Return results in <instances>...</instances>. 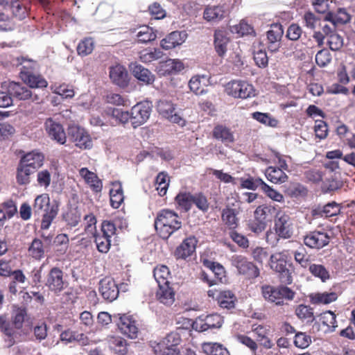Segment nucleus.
Wrapping results in <instances>:
<instances>
[{
    "label": "nucleus",
    "mask_w": 355,
    "mask_h": 355,
    "mask_svg": "<svg viewBox=\"0 0 355 355\" xmlns=\"http://www.w3.org/2000/svg\"><path fill=\"white\" fill-rule=\"evenodd\" d=\"M263 192L266 193V195L272 199V200L277 202H282L284 200V196L282 193L278 192L277 191L273 189L269 185H268L265 182L263 185L261 189Z\"/></svg>",
    "instance_id": "nucleus-63"
},
{
    "label": "nucleus",
    "mask_w": 355,
    "mask_h": 355,
    "mask_svg": "<svg viewBox=\"0 0 355 355\" xmlns=\"http://www.w3.org/2000/svg\"><path fill=\"white\" fill-rule=\"evenodd\" d=\"M234 299L235 297L230 291H220L217 295V300L220 306L227 309L234 306Z\"/></svg>",
    "instance_id": "nucleus-36"
},
{
    "label": "nucleus",
    "mask_w": 355,
    "mask_h": 355,
    "mask_svg": "<svg viewBox=\"0 0 355 355\" xmlns=\"http://www.w3.org/2000/svg\"><path fill=\"white\" fill-rule=\"evenodd\" d=\"M110 203L113 208L117 209L123 202V193L121 184L120 182H115L113 183V188L110 191Z\"/></svg>",
    "instance_id": "nucleus-33"
},
{
    "label": "nucleus",
    "mask_w": 355,
    "mask_h": 355,
    "mask_svg": "<svg viewBox=\"0 0 355 355\" xmlns=\"http://www.w3.org/2000/svg\"><path fill=\"white\" fill-rule=\"evenodd\" d=\"M309 270L313 276L320 278L323 282L329 279V273L322 265L315 263L310 264Z\"/></svg>",
    "instance_id": "nucleus-46"
},
{
    "label": "nucleus",
    "mask_w": 355,
    "mask_h": 355,
    "mask_svg": "<svg viewBox=\"0 0 355 355\" xmlns=\"http://www.w3.org/2000/svg\"><path fill=\"white\" fill-rule=\"evenodd\" d=\"M322 323L326 325L331 331H334L337 327L336 315L331 311H327L320 314V319Z\"/></svg>",
    "instance_id": "nucleus-51"
},
{
    "label": "nucleus",
    "mask_w": 355,
    "mask_h": 355,
    "mask_svg": "<svg viewBox=\"0 0 355 355\" xmlns=\"http://www.w3.org/2000/svg\"><path fill=\"white\" fill-rule=\"evenodd\" d=\"M267 179L275 184H282L288 180V175L280 168L269 166L266 170Z\"/></svg>",
    "instance_id": "nucleus-29"
},
{
    "label": "nucleus",
    "mask_w": 355,
    "mask_h": 355,
    "mask_svg": "<svg viewBox=\"0 0 355 355\" xmlns=\"http://www.w3.org/2000/svg\"><path fill=\"white\" fill-rule=\"evenodd\" d=\"M33 173V171L19 163L17 171V181L18 184L21 185L28 184L30 182V175Z\"/></svg>",
    "instance_id": "nucleus-44"
},
{
    "label": "nucleus",
    "mask_w": 355,
    "mask_h": 355,
    "mask_svg": "<svg viewBox=\"0 0 355 355\" xmlns=\"http://www.w3.org/2000/svg\"><path fill=\"white\" fill-rule=\"evenodd\" d=\"M135 32L137 42L139 43H148L155 40L157 37L153 29L148 26H140Z\"/></svg>",
    "instance_id": "nucleus-31"
},
{
    "label": "nucleus",
    "mask_w": 355,
    "mask_h": 355,
    "mask_svg": "<svg viewBox=\"0 0 355 355\" xmlns=\"http://www.w3.org/2000/svg\"><path fill=\"white\" fill-rule=\"evenodd\" d=\"M229 12V6L226 3L209 6L205 8L203 17L207 21H218L225 18Z\"/></svg>",
    "instance_id": "nucleus-17"
},
{
    "label": "nucleus",
    "mask_w": 355,
    "mask_h": 355,
    "mask_svg": "<svg viewBox=\"0 0 355 355\" xmlns=\"http://www.w3.org/2000/svg\"><path fill=\"white\" fill-rule=\"evenodd\" d=\"M79 174L94 191L96 192L101 191L102 182L94 173L89 171L87 168H82L79 170Z\"/></svg>",
    "instance_id": "nucleus-30"
},
{
    "label": "nucleus",
    "mask_w": 355,
    "mask_h": 355,
    "mask_svg": "<svg viewBox=\"0 0 355 355\" xmlns=\"http://www.w3.org/2000/svg\"><path fill=\"white\" fill-rule=\"evenodd\" d=\"M69 139L75 144V145L83 149H89L92 147V141L90 135L83 128L70 125L67 129Z\"/></svg>",
    "instance_id": "nucleus-5"
},
{
    "label": "nucleus",
    "mask_w": 355,
    "mask_h": 355,
    "mask_svg": "<svg viewBox=\"0 0 355 355\" xmlns=\"http://www.w3.org/2000/svg\"><path fill=\"white\" fill-rule=\"evenodd\" d=\"M33 212L35 216L42 217L41 229L48 230L58 215V205L51 204L49 195L43 193L35 198L33 205Z\"/></svg>",
    "instance_id": "nucleus-1"
},
{
    "label": "nucleus",
    "mask_w": 355,
    "mask_h": 355,
    "mask_svg": "<svg viewBox=\"0 0 355 355\" xmlns=\"http://www.w3.org/2000/svg\"><path fill=\"white\" fill-rule=\"evenodd\" d=\"M213 135L214 138L225 144L232 143L234 140V135L230 130L221 125H216L214 128Z\"/></svg>",
    "instance_id": "nucleus-34"
},
{
    "label": "nucleus",
    "mask_w": 355,
    "mask_h": 355,
    "mask_svg": "<svg viewBox=\"0 0 355 355\" xmlns=\"http://www.w3.org/2000/svg\"><path fill=\"white\" fill-rule=\"evenodd\" d=\"M43 160L42 153L33 151L23 156L19 163L35 172L42 166Z\"/></svg>",
    "instance_id": "nucleus-23"
},
{
    "label": "nucleus",
    "mask_w": 355,
    "mask_h": 355,
    "mask_svg": "<svg viewBox=\"0 0 355 355\" xmlns=\"http://www.w3.org/2000/svg\"><path fill=\"white\" fill-rule=\"evenodd\" d=\"M332 55L327 49L320 50L315 55V62L320 67H325L331 63Z\"/></svg>",
    "instance_id": "nucleus-49"
},
{
    "label": "nucleus",
    "mask_w": 355,
    "mask_h": 355,
    "mask_svg": "<svg viewBox=\"0 0 355 355\" xmlns=\"http://www.w3.org/2000/svg\"><path fill=\"white\" fill-rule=\"evenodd\" d=\"M45 130L49 137L60 144L66 142V133L62 125L54 118L46 119L44 123Z\"/></svg>",
    "instance_id": "nucleus-12"
},
{
    "label": "nucleus",
    "mask_w": 355,
    "mask_h": 355,
    "mask_svg": "<svg viewBox=\"0 0 355 355\" xmlns=\"http://www.w3.org/2000/svg\"><path fill=\"white\" fill-rule=\"evenodd\" d=\"M231 31L242 36L251 35L254 32L253 28L245 19H242L239 24L232 26Z\"/></svg>",
    "instance_id": "nucleus-54"
},
{
    "label": "nucleus",
    "mask_w": 355,
    "mask_h": 355,
    "mask_svg": "<svg viewBox=\"0 0 355 355\" xmlns=\"http://www.w3.org/2000/svg\"><path fill=\"white\" fill-rule=\"evenodd\" d=\"M223 322V317L217 313L200 315L196 322V327L201 331L210 329L220 328Z\"/></svg>",
    "instance_id": "nucleus-16"
},
{
    "label": "nucleus",
    "mask_w": 355,
    "mask_h": 355,
    "mask_svg": "<svg viewBox=\"0 0 355 355\" xmlns=\"http://www.w3.org/2000/svg\"><path fill=\"white\" fill-rule=\"evenodd\" d=\"M98 291L103 299L108 302L115 300L119 293L118 285L110 277H105L100 281Z\"/></svg>",
    "instance_id": "nucleus-14"
},
{
    "label": "nucleus",
    "mask_w": 355,
    "mask_h": 355,
    "mask_svg": "<svg viewBox=\"0 0 355 355\" xmlns=\"http://www.w3.org/2000/svg\"><path fill=\"white\" fill-rule=\"evenodd\" d=\"M63 219L70 227H76L80 220V214L76 210H70L63 215Z\"/></svg>",
    "instance_id": "nucleus-58"
},
{
    "label": "nucleus",
    "mask_w": 355,
    "mask_h": 355,
    "mask_svg": "<svg viewBox=\"0 0 355 355\" xmlns=\"http://www.w3.org/2000/svg\"><path fill=\"white\" fill-rule=\"evenodd\" d=\"M109 76L112 82L118 87L125 88L128 86L129 83L128 73L123 66L116 64L110 67Z\"/></svg>",
    "instance_id": "nucleus-18"
},
{
    "label": "nucleus",
    "mask_w": 355,
    "mask_h": 355,
    "mask_svg": "<svg viewBox=\"0 0 355 355\" xmlns=\"http://www.w3.org/2000/svg\"><path fill=\"white\" fill-rule=\"evenodd\" d=\"M95 238V243L97 247V249L99 252L102 253H106L109 251L110 248V237H108L105 235H96L95 233L93 234Z\"/></svg>",
    "instance_id": "nucleus-50"
},
{
    "label": "nucleus",
    "mask_w": 355,
    "mask_h": 355,
    "mask_svg": "<svg viewBox=\"0 0 355 355\" xmlns=\"http://www.w3.org/2000/svg\"><path fill=\"white\" fill-rule=\"evenodd\" d=\"M327 44L331 51H339L343 46V38L338 33L331 34Z\"/></svg>",
    "instance_id": "nucleus-60"
},
{
    "label": "nucleus",
    "mask_w": 355,
    "mask_h": 355,
    "mask_svg": "<svg viewBox=\"0 0 355 355\" xmlns=\"http://www.w3.org/2000/svg\"><path fill=\"white\" fill-rule=\"evenodd\" d=\"M117 316H119L117 325L120 331L131 339L136 338L139 333L137 321L131 315L118 314Z\"/></svg>",
    "instance_id": "nucleus-11"
},
{
    "label": "nucleus",
    "mask_w": 355,
    "mask_h": 355,
    "mask_svg": "<svg viewBox=\"0 0 355 355\" xmlns=\"http://www.w3.org/2000/svg\"><path fill=\"white\" fill-rule=\"evenodd\" d=\"M156 296L161 303L166 306H171L175 302V292L168 284H159Z\"/></svg>",
    "instance_id": "nucleus-25"
},
{
    "label": "nucleus",
    "mask_w": 355,
    "mask_h": 355,
    "mask_svg": "<svg viewBox=\"0 0 355 355\" xmlns=\"http://www.w3.org/2000/svg\"><path fill=\"white\" fill-rule=\"evenodd\" d=\"M330 236L327 232L321 231H313L304 237V244L311 248L321 249L329 243Z\"/></svg>",
    "instance_id": "nucleus-15"
},
{
    "label": "nucleus",
    "mask_w": 355,
    "mask_h": 355,
    "mask_svg": "<svg viewBox=\"0 0 355 355\" xmlns=\"http://www.w3.org/2000/svg\"><path fill=\"white\" fill-rule=\"evenodd\" d=\"M94 41L92 38H85L80 41L77 46V52L79 55L86 56L94 50Z\"/></svg>",
    "instance_id": "nucleus-48"
},
{
    "label": "nucleus",
    "mask_w": 355,
    "mask_h": 355,
    "mask_svg": "<svg viewBox=\"0 0 355 355\" xmlns=\"http://www.w3.org/2000/svg\"><path fill=\"white\" fill-rule=\"evenodd\" d=\"M295 314L301 320H306V322H313L315 320L313 310L309 306L300 304L295 309Z\"/></svg>",
    "instance_id": "nucleus-40"
},
{
    "label": "nucleus",
    "mask_w": 355,
    "mask_h": 355,
    "mask_svg": "<svg viewBox=\"0 0 355 355\" xmlns=\"http://www.w3.org/2000/svg\"><path fill=\"white\" fill-rule=\"evenodd\" d=\"M201 79L205 80V76L202 77L197 76L191 78L189 86L190 89L197 95H202L207 93L206 89L204 88V84H202Z\"/></svg>",
    "instance_id": "nucleus-45"
},
{
    "label": "nucleus",
    "mask_w": 355,
    "mask_h": 355,
    "mask_svg": "<svg viewBox=\"0 0 355 355\" xmlns=\"http://www.w3.org/2000/svg\"><path fill=\"white\" fill-rule=\"evenodd\" d=\"M33 64H31L32 65ZM31 63L23 65L21 71V79L32 88H44L48 85L47 81L40 75L35 74L31 70Z\"/></svg>",
    "instance_id": "nucleus-13"
},
{
    "label": "nucleus",
    "mask_w": 355,
    "mask_h": 355,
    "mask_svg": "<svg viewBox=\"0 0 355 355\" xmlns=\"http://www.w3.org/2000/svg\"><path fill=\"white\" fill-rule=\"evenodd\" d=\"M284 34L283 27L280 24H272L266 32V45L269 51L276 53L281 47V40Z\"/></svg>",
    "instance_id": "nucleus-10"
},
{
    "label": "nucleus",
    "mask_w": 355,
    "mask_h": 355,
    "mask_svg": "<svg viewBox=\"0 0 355 355\" xmlns=\"http://www.w3.org/2000/svg\"><path fill=\"white\" fill-rule=\"evenodd\" d=\"M310 300L312 304H330L337 299V295L336 293H314L310 295Z\"/></svg>",
    "instance_id": "nucleus-35"
},
{
    "label": "nucleus",
    "mask_w": 355,
    "mask_h": 355,
    "mask_svg": "<svg viewBox=\"0 0 355 355\" xmlns=\"http://www.w3.org/2000/svg\"><path fill=\"white\" fill-rule=\"evenodd\" d=\"M252 117L260 123L269 127L275 128L278 125V121L268 113L254 112L252 114Z\"/></svg>",
    "instance_id": "nucleus-41"
},
{
    "label": "nucleus",
    "mask_w": 355,
    "mask_h": 355,
    "mask_svg": "<svg viewBox=\"0 0 355 355\" xmlns=\"http://www.w3.org/2000/svg\"><path fill=\"white\" fill-rule=\"evenodd\" d=\"M69 238L66 234H60L56 236L54 239V244L58 247L57 251L60 254H64L67 251L69 246Z\"/></svg>",
    "instance_id": "nucleus-57"
},
{
    "label": "nucleus",
    "mask_w": 355,
    "mask_h": 355,
    "mask_svg": "<svg viewBox=\"0 0 355 355\" xmlns=\"http://www.w3.org/2000/svg\"><path fill=\"white\" fill-rule=\"evenodd\" d=\"M153 275L159 284H168V277L170 275V271L167 266H160L154 269Z\"/></svg>",
    "instance_id": "nucleus-43"
},
{
    "label": "nucleus",
    "mask_w": 355,
    "mask_h": 355,
    "mask_svg": "<svg viewBox=\"0 0 355 355\" xmlns=\"http://www.w3.org/2000/svg\"><path fill=\"white\" fill-rule=\"evenodd\" d=\"M192 198L193 195L190 194L189 193H180L175 197V202L179 208L184 210L185 211H187L191 207Z\"/></svg>",
    "instance_id": "nucleus-42"
},
{
    "label": "nucleus",
    "mask_w": 355,
    "mask_h": 355,
    "mask_svg": "<svg viewBox=\"0 0 355 355\" xmlns=\"http://www.w3.org/2000/svg\"><path fill=\"white\" fill-rule=\"evenodd\" d=\"M164 53L159 49H145L139 52V60L144 63H150L162 58Z\"/></svg>",
    "instance_id": "nucleus-32"
},
{
    "label": "nucleus",
    "mask_w": 355,
    "mask_h": 355,
    "mask_svg": "<svg viewBox=\"0 0 355 355\" xmlns=\"http://www.w3.org/2000/svg\"><path fill=\"white\" fill-rule=\"evenodd\" d=\"M340 205L335 202H329L322 207H318L313 210V216L315 217H331L340 213Z\"/></svg>",
    "instance_id": "nucleus-26"
},
{
    "label": "nucleus",
    "mask_w": 355,
    "mask_h": 355,
    "mask_svg": "<svg viewBox=\"0 0 355 355\" xmlns=\"http://www.w3.org/2000/svg\"><path fill=\"white\" fill-rule=\"evenodd\" d=\"M196 245L197 240L194 236L186 238L175 250L174 256L178 259H186L195 252Z\"/></svg>",
    "instance_id": "nucleus-21"
},
{
    "label": "nucleus",
    "mask_w": 355,
    "mask_h": 355,
    "mask_svg": "<svg viewBox=\"0 0 355 355\" xmlns=\"http://www.w3.org/2000/svg\"><path fill=\"white\" fill-rule=\"evenodd\" d=\"M270 261V268L277 273L287 268L286 257L282 253L271 255Z\"/></svg>",
    "instance_id": "nucleus-38"
},
{
    "label": "nucleus",
    "mask_w": 355,
    "mask_h": 355,
    "mask_svg": "<svg viewBox=\"0 0 355 355\" xmlns=\"http://www.w3.org/2000/svg\"><path fill=\"white\" fill-rule=\"evenodd\" d=\"M162 67L166 68V71L170 73L180 71L184 69L183 63L179 60L168 59L166 60Z\"/></svg>",
    "instance_id": "nucleus-61"
},
{
    "label": "nucleus",
    "mask_w": 355,
    "mask_h": 355,
    "mask_svg": "<svg viewBox=\"0 0 355 355\" xmlns=\"http://www.w3.org/2000/svg\"><path fill=\"white\" fill-rule=\"evenodd\" d=\"M277 211L278 210L274 206L267 205H260L258 206L254 211V218L267 223L268 220H271L273 217H276Z\"/></svg>",
    "instance_id": "nucleus-27"
},
{
    "label": "nucleus",
    "mask_w": 355,
    "mask_h": 355,
    "mask_svg": "<svg viewBox=\"0 0 355 355\" xmlns=\"http://www.w3.org/2000/svg\"><path fill=\"white\" fill-rule=\"evenodd\" d=\"M274 228L279 237L284 239L291 238L293 233V227L289 215L279 209L275 218Z\"/></svg>",
    "instance_id": "nucleus-4"
},
{
    "label": "nucleus",
    "mask_w": 355,
    "mask_h": 355,
    "mask_svg": "<svg viewBox=\"0 0 355 355\" xmlns=\"http://www.w3.org/2000/svg\"><path fill=\"white\" fill-rule=\"evenodd\" d=\"M157 110L164 117L168 118L174 112L175 106L169 101L160 100L157 103Z\"/></svg>",
    "instance_id": "nucleus-52"
},
{
    "label": "nucleus",
    "mask_w": 355,
    "mask_h": 355,
    "mask_svg": "<svg viewBox=\"0 0 355 355\" xmlns=\"http://www.w3.org/2000/svg\"><path fill=\"white\" fill-rule=\"evenodd\" d=\"M181 227L182 222L180 220L178 215L168 209L160 211L155 220V230L164 239H167Z\"/></svg>",
    "instance_id": "nucleus-2"
},
{
    "label": "nucleus",
    "mask_w": 355,
    "mask_h": 355,
    "mask_svg": "<svg viewBox=\"0 0 355 355\" xmlns=\"http://www.w3.org/2000/svg\"><path fill=\"white\" fill-rule=\"evenodd\" d=\"M63 272L56 267L53 268L46 277L45 285L51 291L57 293L64 288Z\"/></svg>",
    "instance_id": "nucleus-20"
},
{
    "label": "nucleus",
    "mask_w": 355,
    "mask_h": 355,
    "mask_svg": "<svg viewBox=\"0 0 355 355\" xmlns=\"http://www.w3.org/2000/svg\"><path fill=\"white\" fill-rule=\"evenodd\" d=\"M188 34L185 31H173L160 42V46L165 50H169L182 45L187 39Z\"/></svg>",
    "instance_id": "nucleus-19"
},
{
    "label": "nucleus",
    "mask_w": 355,
    "mask_h": 355,
    "mask_svg": "<svg viewBox=\"0 0 355 355\" xmlns=\"http://www.w3.org/2000/svg\"><path fill=\"white\" fill-rule=\"evenodd\" d=\"M26 315V312L24 309L17 308L13 311L12 321L15 329H19L22 327Z\"/></svg>",
    "instance_id": "nucleus-55"
},
{
    "label": "nucleus",
    "mask_w": 355,
    "mask_h": 355,
    "mask_svg": "<svg viewBox=\"0 0 355 355\" xmlns=\"http://www.w3.org/2000/svg\"><path fill=\"white\" fill-rule=\"evenodd\" d=\"M26 83L10 82L7 86L8 92L19 101L31 99L32 101L39 100L37 95H33L31 90L26 85Z\"/></svg>",
    "instance_id": "nucleus-9"
},
{
    "label": "nucleus",
    "mask_w": 355,
    "mask_h": 355,
    "mask_svg": "<svg viewBox=\"0 0 355 355\" xmlns=\"http://www.w3.org/2000/svg\"><path fill=\"white\" fill-rule=\"evenodd\" d=\"M152 105L148 101H143L135 105L130 112V121L135 128L145 123L149 119Z\"/></svg>",
    "instance_id": "nucleus-6"
},
{
    "label": "nucleus",
    "mask_w": 355,
    "mask_h": 355,
    "mask_svg": "<svg viewBox=\"0 0 355 355\" xmlns=\"http://www.w3.org/2000/svg\"><path fill=\"white\" fill-rule=\"evenodd\" d=\"M110 347L120 355H123L127 352L126 342L122 338H115L110 343Z\"/></svg>",
    "instance_id": "nucleus-64"
},
{
    "label": "nucleus",
    "mask_w": 355,
    "mask_h": 355,
    "mask_svg": "<svg viewBox=\"0 0 355 355\" xmlns=\"http://www.w3.org/2000/svg\"><path fill=\"white\" fill-rule=\"evenodd\" d=\"M263 180L261 178H247L241 180V186L243 188L255 190L257 189H261L263 185Z\"/></svg>",
    "instance_id": "nucleus-62"
},
{
    "label": "nucleus",
    "mask_w": 355,
    "mask_h": 355,
    "mask_svg": "<svg viewBox=\"0 0 355 355\" xmlns=\"http://www.w3.org/2000/svg\"><path fill=\"white\" fill-rule=\"evenodd\" d=\"M239 211L238 209L232 208L228 205L222 211V220L230 229H235L239 223L237 215Z\"/></svg>",
    "instance_id": "nucleus-28"
},
{
    "label": "nucleus",
    "mask_w": 355,
    "mask_h": 355,
    "mask_svg": "<svg viewBox=\"0 0 355 355\" xmlns=\"http://www.w3.org/2000/svg\"><path fill=\"white\" fill-rule=\"evenodd\" d=\"M294 257L297 262L303 268L310 266V256L307 254L306 249L301 246L294 252Z\"/></svg>",
    "instance_id": "nucleus-47"
},
{
    "label": "nucleus",
    "mask_w": 355,
    "mask_h": 355,
    "mask_svg": "<svg viewBox=\"0 0 355 355\" xmlns=\"http://www.w3.org/2000/svg\"><path fill=\"white\" fill-rule=\"evenodd\" d=\"M108 113L113 119L121 123H125L129 119L130 120V112L123 111L121 109L113 108Z\"/></svg>",
    "instance_id": "nucleus-56"
},
{
    "label": "nucleus",
    "mask_w": 355,
    "mask_h": 355,
    "mask_svg": "<svg viewBox=\"0 0 355 355\" xmlns=\"http://www.w3.org/2000/svg\"><path fill=\"white\" fill-rule=\"evenodd\" d=\"M226 92L234 98H248L255 96L253 86L243 80H232L228 83Z\"/></svg>",
    "instance_id": "nucleus-7"
},
{
    "label": "nucleus",
    "mask_w": 355,
    "mask_h": 355,
    "mask_svg": "<svg viewBox=\"0 0 355 355\" xmlns=\"http://www.w3.org/2000/svg\"><path fill=\"white\" fill-rule=\"evenodd\" d=\"M192 204H194L198 209L204 213L207 212L209 208L206 196L200 193L193 195Z\"/></svg>",
    "instance_id": "nucleus-53"
},
{
    "label": "nucleus",
    "mask_w": 355,
    "mask_h": 355,
    "mask_svg": "<svg viewBox=\"0 0 355 355\" xmlns=\"http://www.w3.org/2000/svg\"><path fill=\"white\" fill-rule=\"evenodd\" d=\"M130 69L137 80L146 85L153 84L155 80L154 74L150 70L137 62L131 63Z\"/></svg>",
    "instance_id": "nucleus-22"
},
{
    "label": "nucleus",
    "mask_w": 355,
    "mask_h": 355,
    "mask_svg": "<svg viewBox=\"0 0 355 355\" xmlns=\"http://www.w3.org/2000/svg\"><path fill=\"white\" fill-rule=\"evenodd\" d=\"M202 349L207 355H229L228 350L223 345L216 343H205Z\"/></svg>",
    "instance_id": "nucleus-39"
},
{
    "label": "nucleus",
    "mask_w": 355,
    "mask_h": 355,
    "mask_svg": "<svg viewBox=\"0 0 355 355\" xmlns=\"http://www.w3.org/2000/svg\"><path fill=\"white\" fill-rule=\"evenodd\" d=\"M262 295L266 300L275 303L276 305H282L284 300H293L295 293L286 286L274 287L266 285L262 286Z\"/></svg>",
    "instance_id": "nucleus-3"
},
{
    "label": "nucleus",
    "mask_w": 355,
    "mask_h": 355,
    "mask_svg": "<svg viewBox=\"0 0 355 355\" xmlns=\"http://www.w3.org/2000/svg\"><path fill=\"white\" fill-rule=\"evenodd\" d=\"M30 255L35 259L40 260L44 257V246L39 239H34L28 248Z\"/></svg>",
    "instance_id": "nucleus-37"
},
{
    "label": "nucleus",
    "mask_w": 355,
    "mask_h": 355,
    "mask_svg": "<svg viewBox=\"0 0 355 355\" xmlns=\"http://www.w3.org/2000/svg\"><path fill=\"white\" fill-rule=\"evenodd\" d=\"M311 343V338L309 336L304 332H297L295 334L294 344L295 345L301 349H305Z\"/></svg>",
    "instance_id": "nucleus-59"
},
{
    "label": "nucleus",
    "mask_w": 355,
    "mask_h": 355,
    "mask_svg": "<svg viewBox=\"0 0 355 355\" xmlns=\"http://www.w3.org/2000/svg\"><path fill=\"white\" fill-rule=\"evenodd\" d=\"M231 262L240 274L244 275L248 278H256L259 275V268L244 256L234 254L231 258Z\"/></svg>",
    "instance_id": "nucleus-8"
},
{
    "label": "nucleus",
    "mask_w": 355,
    "mask_h": 355,
    "mask_svg": "<svg viewBox=\"0 0 355 355\" xmlns=\"http://www.w3.org/2000/svg\"><path fill=\"white\" fill-rule=\"evenodd\" d=\"M229 37L227 34L221 30H216L214 33V47L217 54L223 57L226 54Z\"/></svg>",
    "instance_id": "nucleus-24"
}]
</instances>
